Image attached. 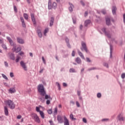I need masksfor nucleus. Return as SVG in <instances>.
<instances>
[{"instance_id": "e433bc0d", "label": "nucleus", "mask_w": 125, "mask_h": 125, "mask_svg": "<svg viewBox=\"0 0 125 125\" xmlns=\"http://www.w3.org/2000/svg\"><path fill=\"white\" fill-rule=\"evenodd\" d=\"M101 12L102 13H103L104 14V15H105L106 13H107V12L106 11V10L103 9H102L101 11Z\"/></svg>"}, {"instance_id": "ddd939ff", "label": "nucleus", "mask_w": 125, "mask_h": 125, "mask_svg": "<svg viewBox=\"0 0 125 125\" xmlns=\"http://www.w3.org/2000/svg\"><path fill=\"white\" fill-rule=\"evenodd\" d=\"M8 55L10 57V59L11 60H15V56H14V54L11 52H9L8 54Z\"/></svg>"}, {"instance_id": "c756f323", "label": "nucleus", "mask_w": 125, "mask_h": 125, "mask_svg": "<svg viewBox=\"0 0 125 125\" xmlns=\"http://www.w3.org/2000/svg\"><path fill=\"white\" fill-rule=\"evenodd\" d=\"M21 47H18L14 51H16V53H18V52L21 51Z\"/></svg>"}, {"instance_id": "7c9ffc66", "label": "nucleus", "mask_w": 125, "mask_h": 125, "mask_svg": "<svg viewBox=\"0 0 125 125\" xmlns=\"http://www.w3.org/2000/svg\"><path fill=\"white\" fill-rule=\"evenodd\" d=\"M39 113L41 118H42V119H44V113H43V111H41Z\"/></svg>"}, {"instance_id": "4be33fe9", "label": "nucleus", "mask_w": 125, "mask_h": 125, "mask_svg": "<svg viewBox=\"0 0 125 125\" xmlns=\"http://www.w3.org/2000/svg\"><path fill=\"white\" fill-rule=\"evenodd\" d=\"M37 33L39 38H42V30H41V29H37Z\"/></svg>"}, {"instance_id": "f3484780", "label": "nucleus", "mask_w": 125, "mask_h": 125, "mask_svg": "<svg viewBox=\"0 0 125 125\" xmlns=\"http://www.w3.org/2000/svg\"><path fill=\"white\" fill-rule=\"evenodd\" d=\"M6 39L7 41L9 42L10 45H12L14 42H13V41H12V39L10 37L7 36Z\"/></svg>"}, {"instance_id": "13d9d810", "label": "nucleus", "mask_w": 125, "mask_h": 125, "mask_svg": "<svg viewBox=\"0 0 125 125\" xmlns=\"http://www.w3.org/2000/svg\"><path fill=\"white\" fill-rule=\"evenodd\" d=\"M4 65L7 68V67H8V63H7V62H4Z\"/></svg>"}, {"instance_id": "603ef678", "label": "nucleus", "mask_w": 125, "mask_h": 125, "mask_svg": "<svg viewBox=\"0 0 125 125\" xmlns=\"http://www.w3.org/2000/svg\"><path fill=\"white\" fill-rule=\"evenodd\" d=\"M21 25H22L23 28H26V24L25 23V21L21 22Z\"/></svg>"}, {"instance_id": "5701e85b", "label": "nucleus", "mask_w": 125, "mask_h": 125, "mask_svg": "<svg viewBox=\"0 0 125 125\" xmlns=\"http://www.w3.org/2000/svg\"><path fill=\"white\" fill-rule=\"evenodd\" d=\"M4 112L6 116H8V108L6 106H4Z\"/></svg>"}, {"instance_id": "4468645a", "label": "nucleus", "mask_w": 125, "mask_h": 125, "mask_svg": "<svg viewBox=\"0 0 125 125\" xmlns=\"http://www.w3.org/2000/svg\"><path fill=\"white\" fill-rule=\"evenodd\" d=\"M68 3H69V5H70V6L68 8V10L69 12L72 13L73 12V8H74V5L71 2H69Z\"/></svg>"}, {"instance_id": "f8f14e48", "label": "nucleus", "mask_w": 125, "mask_h": 125, "mask_svg": "<svg viewBox=\"0 0 125 125\" xmlns=\"http://www.w3.org/2000/svg\"><path fill=\"white\" fill-rule=\"evenodd\" d=\"M63 119L64 121V122H63L64 125H70V123H69V120H68V119H67V117H66V116L65 115L63 116Z\"/></svg>"}, {"instance_id": "1a4fd4ad", "label": "nucleus", "mask_w": 125, "mask_h": 125, "mask_svg": "<svg viewBox=\"0 0 125 125\" xmlns=\"http://www.w3.org/2000/svg\"><path fill=\"white\" fill-rule=\"evenodd\" d=\"M20 65L23 68V69L24 70V71H27L28 69L27 68V66L26 65V63L23 62V61H21L20 62Z\"/></svg>"}, {"instance_id": "c85d7f7f", "label": "nucleus", "mask_w": 125, "mask_h": 125, "mask_svg": "<svg viewBox=\"0 0 125 125\" xmlns=\"http://www.w3.org/2000/svg\"><path fill=\"white\" fill-rule=\"evenodd\" d=\"M92 70H100V68L92 67L88 69V71H92Z\"/></svg>"}, {"instance_id": "69168bd1", "label": "nucleus", "mask_w": 125, "mask_h": 125, "mask_svg": "<svg viewBox=\"0 0 125 125\" xmlns=\"http://www.w3.org/2000/svg\"><path fill=\"white\" fill-rule=\"evenodd\" d=\"M65 42H66V43H69V39L67 38V37H66L65 39Z\"/></svg>"}, {"instance_id": "a211bd4d", "label": "nucleus", "mask_w": 125, "mask_h": 125, "mask_svg": "<svg viewBox=\"0 0 125 125\" xmlns=\"http://www.w3.org/2000/svg\"><path fill=\"white\" fill-rule=\"evenodd\" d=\"M8 91L10 93H15L16 92V89H15V88L14 87H11L10 88V89L8 90Z\"/></svg>"}, {"instance_id": "680f3d73", "label": "nucleus", "mask_w": 125, "mask_h": 125, "mask_svg": "<svg viewBox=\"0 0 125 125\" xmlns=\"http://www.w3.org/2000/svg\"><path fill=\"white\" fill-rule=\"evenodd\" d=\"M81 93H82V91L77 90V95L78 96H81Z\"/></svg>"}, {"instance_id": "a19ab883", "label": "nucleus", "mask_w": 125, "mask_h": 125, "mask_svg": "<svg viewBox=\"0 0 125 125\" xmlns=\"http://www.w3.org/2000/svg\"><path fill=\"white\" fill-rule=\"evenodd\" d=\"M2 76L5 80H6V81H8V78L5 76L4 74H2Z\"/></svg>"}, {"instance_id": "bb28decb", "label": "nucleus", "mask_w": 125, "mask_h": 125, "mask_svg": "<svg viewBox=\"0 0 125 125\" xmlns=\"http://www.w3.org/2000/svg\"><path fill=\"white\" fill-rule=\"evenodd\" d=\"M72 21H73V24H76V23H77V17H76V16H72Z\"/></svg>"}, {"instance_id": "20e7f679", "label": "nucleus", "mask_w": 125, "mask_h": 125, "mask_svg": "<svg viewBox=\"0 0 125 125\" xmlns=\"http://www.w3.org/2000/svg\"><path fill=\"white\" fill-rule=\"evenodd\" d=\"M81 45L82 47H80L81 50L82 51H85L86 53H88L89 51L87 49V46H86V43L84 42L83 41L81 42Z\"/></svg>"}, {"instance_id": "0eeeda50", "label": "nucleus", "mask_w": 125, "mask_h": 125, "mask_svg": "<svg viewBox=\"0 0 125 125\" xmlns=\"http://www.w3.org/2000/svg\"><path fill=\"white\" fill-rule=\"evenodd\" d=\"M31 21H32V22L33 23V25L34 27H36L37 26V22H36V19H35V14H30Z\"/></svg>"}, {"instance_id": "a878e982", "label": "nucleus", "mask_w": 125, "mask_h": 125, "mask_svg": "<svg viewBox=\"0 0 125 125\" xmlns=\"http://www.w3.org/2000/svg\"><path fill=\"white\" fill-rule=\"evenodd\" d=\"M75 62L77 63V64H81L82 63V60L80 57H77L75 60Z\"/></svg>"}, {"instance_id": "9b49d317", "label": "nucleus", "mask_w": 125, "mask_h": 125, "mask_svg": "<svg viewBox=\"0 0 125 125\" xmlns=\"http://www.w3.org/2000/svg\"><path fill=\"white\" fill-rule=\"evenodd\" d=\"M117 7L116 6H113L112 7V13L113 15H116L117 14Z\"/></svg>"}, {"instance_id": "c03bdc74", "label": "nucleus", "mask_w": 125, "mask_h": 125, "mask_svg": "<svg viewBox=\"0 0 125 125\" xmlns=\"http://www.w3.org/2000/svg\"><path fill=\"white\" fill-rule=\"evenodd\" d=\"M75 55H76V51H75V50H73L71 53V56L74 57H75Z\"/></svg>"}, {"instance_id": "4d7b16f0", "label": "nucleus", "mask_w": 125, "mask_h": 125, "mask_svg": "<svg viewBox=\"0 0 125 125\" xmlns=\"http://www.w3.org/2000/svg\"><path fill=\"white\" fill-rule=\"evenodd\" d=\"M20 19L21 23H22L23 22H25V21L24 20V18H23V17H21Z\"/></svg>"}, {"instance_id": "58836bf2", "label": "nucleus", "mask_w": 125, "mask_h": 125, "mask_svg": "<svg viewBox=\"0 0 125 125\" xmlns=\"http://www.w3.org/2000/svg\"><path fill=\"white\" fill-rule=\"evenodd\" d=\"M13 7H14V11H15V12H16V13H17L18 12V10H17V7L15 5H14Z\"/></svg>"}, {"instance_id": "473e14b6", "label": "nucleus", "mask_w": 125, "mask_h": 125, "mask_svg": "<svg viewBox=\"0 0 125 125\" xmlns=\"http://www.w3.org/2000/svg\"><path fill=\"white\" fill-rule=\"evenodd\" d=\"M11 45V46H13L12 50H14V51L15 50H16V47H17L16 43H14L12 45Z\"/></svg>"}, {"instance_id": "412c9836", "label": "nucleus", "mask_w": 125, "mask_h": 125, "mask_svg": "<svg viewBox=\"0 0 125 125\" xmlns=\"http://www.w3.org/2000/svg\"><path fill=\"white\" fill-rule=\"evenodd\" d=\"M90 23H91V21H90V20H87L85 21L84 26L87 27V26H88V25H89V24H90Z\"/></svg>"}, {"instance_id": "338daca9", "label": "nucleus", "mask_w": 125, "mask_h": 125, "mask_svg": "<svg viewBox=\"0 0 125 125\" xmlns=\"http://www.w3.org/2000/svg\"><path fill=\"white\" fill-rule=\"evenodd\" d=\"M122 79H124L125 78V73H122L121 75Z\"/></svg>"}, {"instance_id": "2eb2a0df", "label": "nucleus", "mask_w": 125, "mask_h": 125, "mask_svg": "<svg viewBox=\"0 0 125 125\" xmlns=\"http://www.w3.org/2000/svg\"><path fill=\"white\" fill-rule=\"evenodd\" d=\"M68 3H69V5H70V6L68 8V10L69 12L72 13L73 12V8H74V5L71 2H69Z\"/></svg>"}, {"instance_id": "052dcab7", "label": "nucleus", "mask_w": 125, "mask_h": 125, "mask_svg": "<svg viewBox=\"0 0 125 125\" xmlns=\"http://www.w3.org/2000/svg\"><path fill=\"white\" fill-rule=\"evenodd\" d=\"M67 46L68 47V48H71L72 47L71 46V44H70V43H66Z\"/></svg>"}, {"instance_id": "6e6552de", "label": "nucleus", "mask_w": 125, "mask_h": 125, "mask_svg": "<svg viewBox=\"0 0 125 125\" xmlns=\"http://www.w3.org/2000/svg\"><path fill=\"white\" fill-rule=\"evenodd\" d=\"M57 121L59 124H63L64 123V120H63V117L61 115H58L57 117Z\"/></svg>"}, {"instance_id": "72a5a7b5", "label": "nucleus", "mask_w": 125, "mask_h": 125, "mask_svg": "<svg viewBox=\"0 0 125 125\" xmlns=\"http://www.w3.org/2000/svg\"><path fill=\"white\" fill-rule=\"evenodd\" d=\"M56 85L58 87V90H61V87L60 86V84L59 83L56 82Z\"/></svg>"}, {"instance_id": "f257e3e1", "label": "nucleus", "mask_w": 125, "mask_h": 125, "mask_svg": "<svg viewBox=\"0 0 125 125\" xmlns=\"http://www.w3.org/2000/svg\"><path fill=\"white\" fill-rule=\"evenodd\" d=\"M37 89L41 95V96L38 97V99L42 103H44L45 99H51V100L52 99L50 95L46 94V91L42 84H39L38 85Z\"/></svg>"}, {"instance_id": "39448f33", "label": "nucleus", "mask_w": 125, "mask_h": 125, "mask_svg": "<svg viewBox=\"0 0 125 125\" xmlns=\"http://www.w3.org/2000/svg\"><path fill=\"white\" fill-rule=\"evenodd\" d=\"M101 30L104 34L108 39H111V34H110V31L107 30V28L105 27L102 28Z\"/></svg>"}, {"instance_id": "3c124183", "label": "nucleus", "mask_w": 125, "mask_h": 125, "mask_svg": "<svg viewBox=\"0 0 125 125\" xmlns=\"http://www.w3.org/2000/svg\"><path fill=\"white\" fill-rule=\"evenodd\" d=\"M54 114H55V115L57 114V107L55 108V110H54Z\"/></svg>"}, {"instance_id": "aec40b11", "label": "nucleus", "mask_w": 125, "mask_h": 125, "mask_svg": "<svg viewBox=\"0 0 125 125\" xmlns=\"http://www.w3.org/2000/svg\"><path fill=\"white\" fill-rule=\"evenodd\" d=\"M110 46V58H112L113 57V56L112 55V53H113V45L112 44L109 45Z\"/></svg>"}, {"instance_id": "864d4df0", "label": "nucleus", "mask_w": 125, "mask_h": 125, "mask_svg": "<svg viewBox=\"0 0 125 125\" xmlns=\"http://www.w3.org/2000/svg\"><path fill=\"white\" fill-rule=\"evenodd\" d=\"M86 62H88V63H90L91 62V60L89 58H86Z\"/></svg>"}, {"instance_id": "9d476101", "label": "nucleus", "mask_w": 125, "mask_h": 125, "mask_svg": "<svg viewBox=\"0 0 125 125\" xmlns=\"http://www.w3.org/2000/svg\"><path fill=\"white\" fill-rule=\"evenodd\" d=\"M17 42L20 44H23V43H25L24 40L20 37H17Z\"/></svg>"}, {"instance_id": "6ab92c4d", "label": "nucleus", "mask_w": 125, "mask_h": 125, "mask_svg": "<svg viewBox=\"0 0 125 125\" xmlns=\"http://www.w3.org/2000/svg\"><path fill=\"white\" fill-rule=\"evenodd\" d=\"M54 23V17H52L50 19L49 26L50 27H52L53 26V23Z\"/></svg>"}, {"instance_id": "cd10ccee", "label": "nucleus", "mask_w": 125, "mask_h": 125, "mask_svg": "<svg viewBox=\"0 0 125 125\" xmlns=\"http://www.w3.org/2000/svg\"><path fill=\"white\" fill-rule=\"evenodd\" d=\"M68 32H69V33H72V32H73V33H75V28L74 27H70L68 29Z\"/></svg>"}, {"instance_id": "6e6d98bb", "label": "nucleus", "mask_w": 125, "mask_h": 125, "mask_svg": "<svg viewBox=\"0 0 125 125\" xmlns=\"http://www.w3.org/2000/svg\"><path fill=\"white\" fill-rule=\"evenodd\" d=\"M83 122L84 123V124H86V123H87V121H86V119H85V118H83Z\"/></svg>"}, {"instance_id": "7ed1b4c3", "label": "nucleus", "mask_w": 125, "mask_h": 125, "mask_svg": "<svg viewBox=\"0 0 125 125\" xmlns=\"http://www.w3.org/2000/svg\"><path fill=\"white\" fill-rule=\"evenodd\" d=\"M4 103L6 105H8L10 109H11V110H13V109L15 108V104H14V102L10 100L4 101Z\"/></svg>"}, {"instance_id": "b1692460", "label": "nucleus", "mask_w": 125, "mask_h": 125, "mask_svg": "<svg viewBox=\"0 0 125 125\" xmlns=\"http://www.w3.org/2000/svg\"><path fill=\"white\" fill-rule=\"evenodd\" d=\"M77 51H78V53L79 55L80 56V57L82 59H84V56L83 54V53H82V52H81V51H80V50H79V49L77 50Z\"/></svg>"}, {"instance_id": "774afa93", "label": "nucleus", "mask_w": 125, "mask_h": 125, "mask_svg": "<svg viewBox=\"0 0 125 125\" xmlns=\"http://www.w3.org/2000/svg\"><path fill=\"white\" fill-rule=\"evenodd\" d=\"M123 21L125 23V13L123 15Z\"/></svg>"}, {"instance_id": "8fccbe9b", "label": "nucleus", "mask_w": 125, "mask_h": 125, "mask_svg": "<svg viewBox=\"0 0 125 125\" xmlns=\"http://www.w3.org/2000/svg\"><path fill=\"white\" fill-rule=\"evenodd\" d=\"M20 57H18L16 59L15 61L16 62V63H18V62H19V60H20Z\"/></svg>"}, {"instance_id": "4c0bfd02", "label": "nucleus", "mask_w": 125, "mask_h": 125, "mask_svg": "<svg viewBox=\"0 0 125 125\" xmlns=\"http://www.w3.org/2000/svg\"><path fill=\"white\" fill-rule=\"evenodd\" d=\"M1 46L3 49H7V47H6V45L5 44H2Z\"/></svg>"}, {"instance_id": "a18cd8bd", "label": "nucleus", "mask_w": 125, "mask_h": 125, "mask_svg": "<svg viewBox=\"0 0 125 125\" xmlns=\"http://www.w3.org/2000/svg\"><path fill=\"white\" fill-rule=\"evenodd\" d=\"M42 61L44 64H46V62L45 61V60L44 59V57L43 56H42Z\"/></svg>"}, {"instance_id": "393cba45", "label": "nucleus", "mask_w": 125, "mask_h": 125, "mask_svg": "<svg viewBox=\"0 0 125 125\" xmlns=\"http://www.w3.org/2000/svg\"><path fill=\"white\" fill-rule=\"evenodd\" d=\"M122 116V114H119L118 116V119L120 122L122 121V122L125 121V118L123 117H121Z\"/></svg>"}, {"instance_id": "2f4dec72", "label": "nucleus", "mask_w": 125, "mask_h": 125, "mask_svg": "<svg viewBox=\"0 0 125 125\" xmlns=\"http://www.w3.org/2000/svg\"><path fill=\"white\" fill-rule=\"evenodd\" d=\"M23 17H24V18L25 20H29V17L28 16V14H27L26 13H23Z\"/></svg>"}, {"instance_id": "37998d69", "label": "nucleus", "mask_w": 125, "mask_h": 125, "mask_svg": "<svg viewBox=\"0 0 125 125\" xmlns=\"http://www.w3.org/2000/svg\"><path fill=\"white\" fill-rule=\"evenodd\" d=\"M4 116H3V115L2 116H0V121H1V122H3V120H4Z\"/></svg>"}, {"instance_id": "f704fd0d", "label": "nucleus", "mask_w": 125, "mask_h": 125, "mask_svg": "<svg viewBox=\"0 0 125 125\" xmlns=\"http://www.w3.org/2000/svg\"><path fill=\"white\" fill-rule=\"evenodd\" d=\"M69 73H76V70L73 68H70Z\"/></svg>"}, {"instance_id": "5fc2aeb1", "label": "nucleus", "mask_w": 125, "mask_h": 125, "mask_svg": "<svg viewBox=\"0 0 125 125\" xmlns=\"http://www.w3.org/2000/svg\"><path fill=\"white\" fill-rule=\"evenodd\" d=\"M48 32V29H45L44 31V35L45 36L46 35V33Z\"/></svg>"}, {"instance_id": "f03ea898", "label": "nucleus", "mask_w": 125, "mask_h": 125, "mask_svg": "<svg viewBox=\"0 0 125 125\" xmlns=\"http://www.w3.org/2000/svg\"><path fill=\"white\" fill-rule=\"evenodd\" d=\"M57 8V3L55 2H51V0H48V9L50 10L51 9H56Z\"/></svg>"}, {"instance_id": "09e8293b", "label": "nucleus", "mask_w": 125, "mask_h": 125, "mask_svg": "<svg viewBox=\"0 0 125 125\" xmlns=\"http://www.w3.org/2000/svg\"><path fill=\"white\" fill-rule=\"evenodd\" d=\"M108 121H109V119L108 118H104L102 120V122H108Z\"/></svg>"}, {"instance_id": "bf43d9fd", "label": "nucleus", "mask_w": 125, "mask_h": 125, "mask_svg": "<svg viewBox=\"0 0 125 125\" xmlns=\"http://www.w3.org/2000/svg\"><path fill=\"white\" fill-rule=\"evenodd\" d=\"M76 106L77 107H81V105L80 104V103H79V102L76 101Z\"/></svg>"}, {"instance_id": "e2e57ef3", "label": "nucleus", "mask_w": 125, "mask_h": 125, "mask_svg": "<svg viewBox=\"0 0 125 125\" xmlns=\"http://www.w3.org/2000/svg\"><path fill=\"white\" fill-rule=\"evenodd\" d=\"M49 123H50V125H54V123H53V121H52V120H50L49 121Z\"/></svg>"}, {"instance_id": "de8ad7c7", "label": "nucleus", "mask_w": 125, "mask_h": 125, "mask_svg": "<svg viewBox=\"0 0 125 125\" xmlns=\"http://www.w3.org/2000/svg\"><path fill=\"white\" fill-rule=\"evenodd\" d=\"M80 3H81V4H82V5L83 6H85V3H84V2H83V0H81V1H80Z\"/></svg>"}, {"instance_id": "dca6fc26", "label": "nucleus", "mask_w": 125, "mask_h": 125, "mask_svg": "<svg viewBox=\"0 0 125 125\" xmlns=\"http://www.w3.org/2000/svg\"><path fill=\"white\" fill-rule=\"evenodd\" d=\"M105 22L107 26H110V25H111V19H110V18H107L105 19Z\"/></svg>"}, {"instance_id": "79ce46f5", "label": "nucleus", "mask_w": 125, "mask_h": 125, "mask_svg": "<svg viewBox=\"0 0 125 125\" xmlns=\"http://www.w3.org/2000/svg\"><path fill=\"white\" fill-rule=\"evenodd\" d=\"M36 110L38 113H40V112L41 111V110H40V107H39V106H36Z\"/></svg>"}, {"instance_id": "0e129e2a", "label": "nucleus", "mask_w": 125, "mask_h": 125, "mask_svg": "<svg viewBox=\"0 0 125 125\" xmlns=\"http://www.w3.org/2000/svg\"><path fill=\"white\" fill-rule=\"evenodd\" d=\"M97 96L98 98H100V97H101V93H98L97 95Z\"/></svg>"}, {"instance_id": "423d86ee", "label": "nucleus", "mask_w": 125, "mask_h": 125, "mask_svg": "<svg viewBox=\"0 0 125 125\" xmlns=\"http://www.w3.org/2000/svg\"><path fill=\"white\" fill-rule=\"evenodd\" d=\"M32 118L34 120H35V122H36V123L40 124V123H41V120H40V118L39 117V116H38V114L36 113H33L32 114Z\"/></svg>"}, {"instance_id": "c9c22d12", "label": "nucleus", "mask_w": 125, "mask_h": 125, "mask_svg": "<svg viewBox=\"0 0 125 125\" xmlns=\"http://www.w3.org/2000/svg\"><path fill=\"white\" fill-rule=\"evenodd\" d=\"M103 65L104 66V67H106V68H109V64L107 62H104Z\"/></svg>"}, {"instance_id": "ea45409f", "label": "nucleus", "mask_w": 125, "mask_h": 125, "mask_svg": "<svg viewBox=\"0 0 125 125\" xmlns=\"http://www.w3.org/2000/svg\"><path fill=\"white\" fill-rule=\"evenodd\" d=\"M47 113L49 115H51L52 114V109H50L47 110Z\"/></svg>"}, {"instance_id": "49530a36", "label": "nucleus", "mask_w": 125, "mask_h": 125, "mask_svg": "<svg viewBox=\"0 0 125 125\" xmlns=\"http://www.w3.org/2000/svg\"><path fill=\"white\" fill-rule=\"evenodd\" d=\"M44 70V68L43 67L42 68V67H40V71H39V73H40V74L42 73Z\"/></svg>"}]
</instances>
